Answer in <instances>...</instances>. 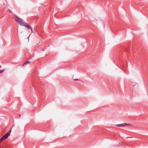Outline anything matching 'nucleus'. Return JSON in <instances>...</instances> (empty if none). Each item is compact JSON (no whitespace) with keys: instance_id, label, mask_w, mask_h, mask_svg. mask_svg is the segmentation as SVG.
I'll use <instances>...</instances> for the list:
<instances>
[{"instance_id":"f257e3e1","label":"nucleus","mask_w":148,"mask_h":148,"mask_svg":"<svg viewBox=\"0 0 148 148\" xmlns=\"http://www.w3.org/2000/svg\"><path fill=\"white\" fill-rule=\"evenodd\" d=\"M15 20L17 23L22 26H23L24 23H25L23 20L18 16L15 17Z\"/></svg>"},{"instance_id":"f03ea898","label":"nucleus","mask_w":148,"mask_h":148,"mask_svg":"<svg viewBox=\"0 0 148 148\" xmlns=\"http://www.w3.org/2000/svg\"><path fill=\"white\" fill-rule=\"evenodd\" d=\"M9 136V135H8V133H6L0 139V142H1L4 139L7 138Z\"/></svg>"},{"instance_id":"7ed1b4c3","label":"nucleus","mask_w":148,"mask_h":148,"mask_svg":"<svg viewBox=\"0 0 148 148\" xmlns=\"http://www.w3.org/2000/svg\"><path fill=\"white\" fill-rule=\"evenodd\" d=\"M23 26H24L27 27L28 29H30L31 30L32 32V27L27 23H25L23 25Z\"/></svg>"},{"instance_id":"20e7f679","label":"nucleus","mask_w":148,"mask_h":148,"mask_svg":"<svg viewBox=\"0 0 148 148\" xmlns=\"http://www.w3.org/2000/svg\"><path fill=\"white\" fill-rule=\"evenodd\" d=\"M122 126H130L131 125V124L129 123H123L122 124Z\"/></svg>"},{"instance_id":"39448f33","label":"nucleus","mask_w":148,"mask_h":148,"mask_svg":"<svg viewBox=\"0 0 148 148\" xmlns=\"http://www.w3.org/2000/svg\"><path fill=\"white\" fill-rule=\"evenodd\" d=\"M30 61H27L26 62H25L23 64V65H24V64H29L30 63Z\"/></svg>"},{"instance_id":"423d86ee","label":"nucleus","mask_w":148,"mask_h":148,"mask_svg":"<svg viewBox=\"0 0 148 148\" xmlns=\"http://www.w3.org/2000/svg\"><path fill=\"white\" fill-rule=\"evenodd\" d=\"M11 132V130L10 129L8 131V132L7 133H8V135H9V136H10Z\"/></svg>"},{"instance_id":"0eeeda50","label":"nucleus","mask_w":148,"mask_h":148,"mask_svg":"<svg viewBox=\"0 0 148 148\" xmlns=\"http://www.w3.org/2000/svg\"><path fill=\"white\" fill-rule=\"evenodd\" d=\"M118 126H119V127H122V124L118 125Z\"/></svg>"},{"instance_id":"6e6552de","label":"nucleus","mask_w":148,"mask_h":148,"mask_svg":"<svg viewBox=\"0 0 148 148\" xmlns=\"http://www.w3.org/2000/svg\"><path fill=\"white\" fill-rule=\"evenodd\" d=\"M4 70H0V73H3V72Z\"/></svg>"},{"instance_id":"1a4fd4ad","label":"nucleus","mask_w":148,"mask_h":148,"mask_svg":"<svg viewBox=\"0 0 148 148\" xmlns=\"http://www.w3.org/2000/svg\"><path fill=\"white\" fill-rule=\"evenodd\" d=\"M74 80L75 81H78V80H80V79H74Z\"/></svg>"},{"instance_id":"9d476101","label":"nucleus","mask_w":148,"mask_h":148,"mask_svg":"<svg viewBox=\"0 0 148 148\" xmlns=\"http://www.w3.org/2000/svg\"><path fill=\"white\" fill-rule=\"evenodd\" d=\"M131 137H126V138H130Z\"/></svg>"}]
</instances>
